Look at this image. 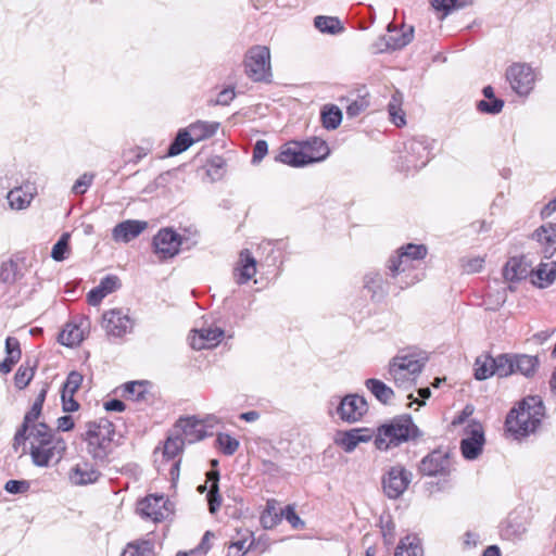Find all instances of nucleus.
Instances as JSON below:
<instances>
[{
	"label": "nucleus",
	"instance_id": "11",
	"mask_svg": "<svg viewBox=\"0 0 556 556\" xmlns=\"http://www.w3.org/2000/svg\"><path fill=\"white\" fill-rule=\"evenodd\" d=\"M101 325L109 337L123 338L132 332L135 320L129 316L128 311L112 308L103 313Z\"/></svg>",
	"mask_w": 556,
	"mask_h": 556
},
{
	"label": "nucleus",
	"instance_id": "22",
	"mask_svg": "<svg viewBox=\"0 0 556 556\" xmlns=\"http://www.w3.org/2000/svg\"><path fill=\"white\" fill-rule=\"evenodd\" d=\"M148 223L143 220L127 219L117 224L112 230V237L116 242L127 243L138 236H140L146 228Z\"/></svg>",
	"mask_w": 556,
	"mask_h": 556
},
{
	"label": "nucleus",
	"instance_id": "59",
	"mask_svg": "<svg viewBox=\"0 0 556 556\" xmlns=\"http://www.w3.org/2000/svg\"><path fill=\"white\" fill-rule=\"evenodd\" d=\"M457 0H432V7L437 11H442L443 16L447 15L454 8H456Z\"/></svg>",
	"mask_w": 556,
	"mask_h": 556
},
{
	"label": "nucleus",
	"instance_id": "54",
	"mask_svg": "<svg viewBox=\"0 0 556 556\" xmlns=\"http://www.w3.org/2000/svg\"><path fill=\"white\" fill-rule=\"evenodd\" d=\"M92 180H93V175L84 174L74 184L73 189H72L73 192L75 194H84L87 191V189L91 186Z\"/></svg>",
	"mask_w": 556,
	"mask_h": 556
},
{
	"label": "nucleus",
	"instance_id": "63",
	"mask_svg": "<svg viewBox=\"0 0 556 556\" xmlns=\"http://www.w3.org/2000/svg\"><path fill=\"white\" fill-rule=\"evenodd\" d=\"M106 296V293H104L99 287L93 288L89 291L87 298L88 303L92 306H97L101 303V301Z\"/></svg>",
	"mask_w": 556,
	"mask_h": 556
},
{
	"label": "nucleus",
	"instance_id": "56",
	"mask_svg": "<svg viewBox=\"0 0 556 556\" xmlns=\"http://www.w3.org/2000/svg\"><path fill=\"white\" fill-rule=\"evenodd\" d=\"M29 489V483L25 480H9L4 490L11 494L24 493Z\"/></svg>",
	"mask_w": 556,
	"mask_h": 556
},
{
	"label": "nucleus",
	"instance_id": "18",
	"mask_svg": "<svg viewBox=\"0 0 556 556\" xmlns=\"http://www.w3.org/2000/svg\"><path fill=\"white\" fill-rule=\"evenodd\" d=\"M174 432L180 435L185 443H195L205 438L206 431L202 420L194 416L184 417L177 420Z\"/></svg>",
	"mask_w": 556,
	"mask_h": 556
},
{
	"label": "nucleus",
	"instance_id": "8",
	"mask_svg": "<svg viewBox=\"0 0 556 556\" xmlns=\"http://www.w3.org/2000/svg\"><path fill=\"white\" fill-rule=\"evenodd\" d=\"M244 73L255 81H269L271 78L270 51L266 46H253L243 60Z\"/></svg>",
	"mask_w": 556,
	"mask_h": 556
},
{
	"label": "nucleus",
	"instance_id": "55",
	"mask_svg": "<svg viewBox=\"0 0 556 556\" xmlns=\"http://www.w3.org/2000/svg\"><path fill=\"white\" fill-rule=\"evenodd\" d=\"M5 351L8 356L11 357V359L18 361L21 358V349H20V342L16 338L8 337L5 340Z\"/></svg>",
	"mask_w": 556,
	"mask_h": 556
},
{
	"label": "nucleus",
	"instance_id": "58",
	"mask_svg": "<svg viewBox=\"0 0 556 556\" xmlns=\"http://www.w3.org/2000/svg\"><path fill=\"white\" fill-rule=\"evenodd\" d=\"M381 522H382L381 531H382V536H383L384 543L388 545H391V544H393L394 539H395V526L391 520H387V521L382 520Z\"/></svg>",
	"mask_w": 556,
	"mask_h": 556
},
{
	"label": "nucleus",
	"instance_id": "9",
	"mask_svg": "<svg viewBox=\"0 0 556 556\" xmlns=\"http://www.w3.org/2000/svg\"><path fill=\"white\" fill-rule=\"evenodd\" d=\"M506 79L518 96L527 97L534 88L536 74L528 64L515 63L507 68Z\"/></svg>",
	"mask_w": 556,
	"mask_h": 556
},
{
	"label": "nucleus",
	"instance_id": "16",
	"mask_svg": "<svg viewBox=\"0 0 556 556\" xmlns=\"http://www.w3.org/2000/svg\"><path fill=\"white\" fill-rule=\"evenodd\" d=\"M484 444L483 428L479 422H471L465 429V438L460 442V450L466 459H475L482 452Z\"/></svg>",
	"mask_w": 556,
	"mask_h": 556
},
{
	"label": "nucleus",
	"instance_id": "49",
	"mask_svg": "<svg viewBox=\"0 0 556 556\" xmlns=\"http://www.w3.org/2000/svg\"><path fill=\"white\" fill-rule=\"evenodd\" d=\"M34 377V368L30 367V366H24L22 365L15 376H14V382H15V386L18 388V389H24L26 388L29 382L31 381Z\"/></svg>",
	"mask_w": 556,
	"mask_h": 556
},
{
	"label": "nucleus",
	"instance_id": "51",
	"mask_svg": "<svg viewBox=\"0 0 556 556\" xmlns=\"http://www.w3.org/2000/svg\"><path fill=\"white\" fill-rule=\"evenodd\" d=\"M83 382V375L78 371H71L66 378V381L63 386V392L65 394L74 395L76 391L79 389Z\"/></svg>",
	"mask_w": 556,
	"mask_h": 556
},
{
	"label": "nucleus",
	"instance_id": "57",
	"mask_svg": "<svg viewBox=\"0 0 556 556\" xmlns=\"http://www.w3.org/2000/svg\"><path fill=\"white\" fill-rule=\"evenodd\" d=\"M367 106H368V101L365 98H361L358 100L351 102L346 106V114L350 117H355L358 114H361L362 112H364L367 109Z\"/></svg>",
	"mask_w": 556,
	"mask_h": 556
},
{
	"label": "nucleus",
	"instance_id": "47",
	"mask_svg": "<svg viewBox=\"0 0 556 556\" xmlns=\"http://www.w3.org/2000/svg\"><path fill=\"white\" fill-rule=\"evenodd\" d=\"M70 233L65 232L61 236L58 242L53 245L51 251V257L54 261L61 262L66 258L68 253Z\"/></svg>",
	"mask_w": 556,
	"mask_h": 556
},
{
	"label": "nucleus",
	"instance_id": "62",
	"mask_svg": "<svg viewBox=\"0 0 556 556\" xmlns=\"http://www.w3.org/2000/svg\"><path fill=\"white\" fill-rule=\"evenodd\" d=\"M268 146L265 140H257L253 150V162H260L267 153Z\"/></svg>",
	"mask_w": 556,
	"mask_h": 556
},
{
	"label": "nucleus",
	"instance_id": "27",
	"mask_svg": "<svg viewBox=\"0 0 556 556\" xmlns=\"http://www.w3.org/2000/svg\"><path fill=\"white\" fill-rule=\"evenodd\" d=\"M256 274V262L249 250L240 253L239 264L235 269V278L237 283L243 285L248 282Z\"/></svg>",
	"mask_w": 556,
	"mask_h": 556
},
{
	"label": "nucleus",
	"instance_id": "48",
	"mask_svg": "<svg viewBox=\"0 0 556 556\" xmlns=\"http://www.w3.org/2000/svg\"><path fill=\"white\" fill-rule=\"evenodd\" d=\"M217 442L220 451L225 455H232L239 447V442L227 433H220L217 437Z\"/></svg>",
	"mask_w": 556,
	"mask_h": 556
},
{
	"label": "nucleus",
	"instance_id": "4",
	"mask_svg": "<svg viewBox=\"0 0 556 556\" xmlns=\"http://www.w3.org/2000/svg\"><path fill=\"white\" fill-rule=\"evenodd\" d=\"M420 435L418 427L409 415H401L377 428L375 446L379 451H388Z\"/></svg>",
	"mask_w": 556,
	"mask_h": 556
},
{
	"label": "nucleus",
	"instance_id": "35",
	"mask_svg": "<svg viewBox=\"0 0 556 556\" xmlns=\"http://www.w3.org/2000/svg\"><path fill=\"white\" fill-rule=\"evenodd\" d=\"M402 104H403V96L401 92L395 91L392 94L391 100L388 104V112H389L391 122L397 127L404 126L406 124L405 113L402 110Z\"/></svg>",
	"mask_w": 556,
	"mask_h": 556
},
{
	"label": "nucleus",
	"instance_id": "10",
	"mask_svg": "<svg viewBox=\"0 0 556 556\" xmlns=\"http://www.w3.org/2000/svg\"><path fill=\"white\" fill-rule=\"evenodd\" d=\"M430 148L426 139L413 138L404 143V154L402 155V169L409 172L419 169L429 162Z\"/></svg>",
	"mask_w": 556,
	"mask_h": 556
},
{
	"label": "nucleus",
	"instance_id": "31",
	"mask_svg": "<svg viewBox=\"0 0 556 556\" xmlns=\"http://www.w3.org/2000/svg\"><path fill=\"white\" fill-rule=\"evenodd\" d=\"M34 190L31 185L12 189L7 195L10 207L13 210L26 208L34 199Z\"/></svg>",
	"mask_w": 556,
	"mask_h": 556
},
{
	"label": "nucleus",
	"instance_id": "20",
	"mask_svg": "<svg viewBox=\"0 0 556 556\" xmlns=\"http://www.w3.org/2000/svg\"><path fill=\"white\" fill-rule=\"evenodd\" d=\"M68 481L73 485H87L96 483L101 472L98 467L87 459H80L68 471Z\"/></svg>",
	"mask_w": 556,
	"mask_h": 556
},
{
	"label": "nucleus",
	"instance_id": "19",
	"mask_svg": "<svg viewBox=\"0 0 556 556\" xmlns=\"http://www.w3.org/2000/svg\"><path fill=\"white\" fill-rule=\"evenodd\" d=\"M451 462L447 452L435 450L425 456L419 465V470L425 476H443L450 471Z\"/></svg>",
	"mask_w": 556,
	"mask_h": 556
},
{
	"label": "nucleus",
	"instance_id": "14",
	"mask_svg": "<svg viewBox=\"0 0 556 556\" xmlns=\"http://www.w3.org/2000/svg\"><path fill=\"white\" fill-rule=\"evenodd\" d=\"M532 262L526 255H515L509 257L503 266L502 275L509 285L518 283L531 276ZM513 290V287L509 286Z\"/></svg>",
	"mask_w": 556,
	"mask_h": 556
},
{
	"label": "nucleus",
	"instance_id": "32",
	"mask_svg": "<svg viewBox=\"0 0 556 556\" xmlns=\"http://www.w3.org/2000/svg\"><path fill=\"white\" fill-rule=\"evenodd\" d=\"M514 375L520 374L525 377H531L539 367V359L535 356L527 354H513Z\"/></svg>",
	"mask_w": 556,
	"mask_h": 556
},
{
	"label": "nucleus",
	"instance_id": "12",
	"mask_svg": "<svg viewBox=\"0 0 556 556\" xmlns=\"http://www.w3.org/2000/svg\"><path fill=\"white\" fill-rule=\"evenodd\" d=\"M413 475L402 465L391 467L382 478V486L389 498L400 497L412 482Z\"/></svg>",
	"mask_w": 556,
	"mask_h": 556
},
{
	"label": "nucleus",
	"instance_id": "29",
	"mask_svg": "<svg viewBox=\"0 0 556 556\" xmlns=\"http://www.w3.org/2000/svg\"><path fill=\"white\" fill-rule=\"evenodd\" d=\"M413 39V28L395 34H389L380 39V42L376 45V50L382 52L391 49L396 50L407 46Z\"/></svg>",
	"mask_w": 556,
	"mask_h": 556
},
{
	"label": "nucleus",
	"instance_id": "26",
	"mask_svg": "<svg viewBox=\"0 0 556 556\" xmlns=\"http://www.w3.org/2000/svg\"><path fill=\"white\" fill-rule=\"evenodd\" d=\"M530 279L532 285L539 288L551 286L556 279V262H542L536 268L532 267Z\"/></svg>",
	"mask_w": 556,
	"mask_h": 556
},
{
	"label": "nucleus",
	"instance_id": "6",
	"mask_svg": "<svg viewBox=\"0 0 556 556\" xmlns=\"http://www.w3.org/2000/svg\"><path fill=\"white\" fill-rule=\"evenodd\" d=\"M219 128L217 122L197 121L188 127L180 129L169 146L168 155L174 156L186 151L194 142L213 137Z\"/></svg>",
	"mask_w": 556,
	"mask_h": 556
},
{
	"label": "nucleus",
	"instance_id": "17",
	"mask_svg": "<svg viewBox=\"0 0 556 556\" xmlns=\"http://www.w3.org/2000/svg\"><path fill=\"white\" fill-rule=\"evenodd\" d=\"M180 244V236L168 228L161 229L153 239L154 251L162 260L175 256L179 252Z\"/></svg>",
	"mask_w": 556,
	"mask_h": 556
},
{
	"label": "nucleus",
	"instance_id": "61",
	"mask_svg": "<svg viewBox=\"0 0 556 556\" xmlns=\"http://www.w3.org/2000/svg\"><path fill=\"white\" fill-rule=\"evenodd\" d=\"M235 96L236 93L233 88H225L218 93L214 104L228 105L233 100Z\"/></svg>",
	"mask_w": 556,
	"mask_h": 556
},
{
	"label": "nucleus",
	"instance_id": "34",
	"mask_svg": "<svg viewBox=\"0 0 556 556\" xmlns=\"http://www.w3.org/2000/svg\"><path fill=\"white\" fill-rule=\"evenodd\" d=\"M365 386L371 394L383 404L390 403L394 396L393 390L381 380L374 378L367 379Z\"/></svg>",
	"mask_w": 556,
	"mask_h": 556
},
{
	"label": "nucleus",
	"instance_id": "64",
	"mask_svg": "<svg viewBox=\"0 0 556 556\" xmlns=\"http://www.w3.org/2000/svg\"><path fill=\"white\" fill-rule=\"evenodd\" d=\"M382 281L381 276L378 273H370L365 276V287L369 290H372L375 292L376 288L380 287V283Z\"/></svg>",
	"mask_w": 556,
	"mask_h": 556
},
{
	"label": "nucleus",
	"instance_id": "23",
	"mask_svg": "<svg viewBox=\"0 0 556 556\" xmlns=\"http://www.w3.org/2000/svg\"><path fill=\"white\" fill-rule=\"evenodd\" d=\"M372 439V433L366 428H354L349 431L338 433L336 443L346 453L353 452L362 442H368Z\"/></svg>",
	"mask_w": 556,
	"mask_h": 556
},
{
	"label": "nucleus",
	"instance_id": "36",
	"mask_svg": "<svg viewBox=\"0 0 556 556\" xmlns=\"http://www.w3.org/2000/svg\"><path fill=\"white\" fill-rule=\"evenodd\" d=\"M84 340V331L76 324L68 323L59 334V342L65 346L78 345Z\"/></svg>",
	"mask_w": 556,
	"mask_h": 556
},
{
	"label": "nucleus",
	"instance_id": "46",
	"mask_svg": "<svg viewBox=\"0 0 556 556\" xmlns=\"http://www.w3.org/2000/svg\"><path fill=\"white\" fill-rule=\"evenodd\" d=\"M321 121L327 129H336L342 121V113L337 106H331L323 111Z\"/></svg>",
	"mask_w": 556,
	"mask_h": 556
},
{
	"label": "nucleus",
	"instance_id": "45",
	"mask_svg": "<svg viewBox=\"0 0 556 556\" xmlns=\"http://www.w3.org/2000/svg\"><path fill=\"white\" fill-rule=\"evenodd\" d=\"M251 533L249 531L245 532L241 539L232 542L228 546L227 556H243L250 548L252 541Z\"/></svg>",
	"mask_w": 556,
	"mask_h": 556
},
{
	"label": "nucleus",
	"instance_id": "39",
	"mask_svg": "<svg viewBox=\"0 0 556 556\" xmlns=\"http://www.w3.org/2000/svg\"><path fill=\"white\" fill-rule=\"evenodd\" d=\"M533 236L541 244L554 248L556 245V220L542 225Z\"/></svg>",
	"mask_w": 556,
	"mask_h": 556
},
{
	"label": "nucleus",
	"instance_id": "5",
	"mask_svg": "<svg viewBox=\"0 0 556 556\" xmlns=\"http://www.w3.org/2000/svg\"><path fill=\"white\" fill-rule=\"evenodd\" d=\"M544 416V406L540 397L529 396L506 417V427L516 435H528L535 431Z\"/></svg>",
	"mask_w": 556,
	"mask_h": 556
},
{
	"label": "nucleus",
	"instance_id": "30",
	"mask_svg": "<svg viewBox=\"0 0 556 556\" xmlns=\"http://www.w3.org/2000/svg\"><path fill=\"white\" fill-rule=\"evenodd\" d=\"M42 406L39 403H34L30 410L26 413L24 417V421L21 428L16 431L14 435V444L13 446L16 448L20 444H25L26 434L30 431L31 426L37 425V420L41 414Z\"/></svg>",
	"mask_w": 556,
	"mask_h": 556
},
{
	"label": "nucleus",
	"instance_id": "13",
	"mask_svg": "<svg viewBox=\"0 0 556 556\" xmlns=\"http://www.w3.org/2000/svg\"><path fill=\"white\" fill-rule=\"evenodd\" d=\"M368 410L366 400L358 394H348L341 399L336 413L339 418L349 424L359 421Z\"/></svg>",
	"mask_w": 556,
	"mask_h": 556
},
{
	"label": "nucleus",
	"instance_id": "15",
	"mask_svg": "<svg viewBox=\"0 0 556 556\" xmlns=\"http://www.w3.org/2000/svg\"><path fill=\"white\" fill-rule=\"evenodd\" d=\"M138 513L153 521L167 518L172 511L170 504L164 495H149L141 500L137 506Z\"/></svg>",
	"mask_w": 556,
	"mask_h": 556
},
{
	"label": "nucleus",
	"instance_id": "7",
	"mask_svg": "<svg viewBox=\"0 0 556 556\" xmlns=\"http://www.w3.org/2000/svg\"><path fill=\"white\" fill-rule=\"evenodd\" d=\"M425 363L415 355H397L389 364V379L397 388L408 390L417 380Z\"/></svg>",
	"mask_w": 556,
	"mask_h": 556
},
{
	"label": "nucleus",
	"instance_id": "38",
	"mask_svg": "<svg viewBox=\"0 0 556 556\" xmlns=\"http://www.w3.org/2000/svg\"><path fill=\"white\" fill-rule=\"evenodd\" d=\"M207 481L211 483L210 490L207 493V501H208V507L210 511L214 514L222 504V498L218 494V478L219 475L217 471H210L207 472Z\"/></svg>",
	"mask_w": 556,
	"mask_h": 556
},
{
	"label": "nucleus",
	"instance_id": "40",
	"mask_svg": "<svg viewBox=\"0 0 556 556\" xmlns=\"http://www.w3.org/2000/svg\"><path fill=\"white\" fill-rule=\"evenodd\" d=\"M147 392V381H130L123 386V395L132 401L143 400Z\"/></svg>",
	"mask_w": 556,
	"mask_h": 556
},
{
	"label": "nucleus",
	"instance_id": "25",
	"mask_svg": "<svg viewBox=\"0 0 556 556\" xmlns=\"http://www.w3.org/2000/svg\"><path fill=\"white\" fill-rule=\"evenodd\" d=\"M182 438L177 433H173L167 438L162 450V457L166 460H173L170 465V475L174 478L178 476V468L180 460H175V457L182 451L184 445Z\"/></svg>",
	"mask_w": 556,
	"mask_h": 556
},
{
	"label": "nucleus",
	"instance_id": "43",
	"mask_svg": "<svg viewBox=\"0 0 556 556\" xmlns=\"http://www.w3.org/2000/svg\"><path fill=\"white\" fill-rule=\"evenodd\" d=\"M22 278L18 264L13 260H9L1 264L0 280L5 283H14Z\"/></svg>",
	"mask_w": 556,
	"mask_h": 556
},
{
	"label": "nucleus",
	"instance_id": "3",
	"mask_svg": "<svg viewBox=\"0 0 556 556\" xmlns=\"http://www.w3.org/2000/svg\"><path fill=\"white\" fill-rule=\"evenodd\" d=\"M85 427L83 440L87 443V452L96 460H106L118 444L113 422L106 418H100L88 421Z\"/></svg>",
	"mask_w": 556,
	"mask_h": 556
},
{
	"label": "nucleus",
	"instance_id": "41",
	"mask_svg": "<svg viewBox=\"0 0 556 556\" xmlns=\"http://www.w3.org/2000/svg\"><path fill=\"white\" fill-rule=\"evenodd\" d=\"M314 25L319 31L332 35L338 34L343 29L340 20L333 16H316Z\"/></svg>",
	"mask_w": 556,
	"mask_h": 556
},
{
	"label": "nucleus",
	"instance_id": "42",
	"mask_svg": "<svg viewBox=\"0 0 556 556\" xmlns=\"http://www.w3.org/2000/svg\"><path fill=\"white\" fill-rule=\"evenodd\" d=\"M514 375L513 354H500L494 357V376L508 377Z\"/></svg>",
	"mask_w": 556,
	"mask_h": 556
},
{
	"label": "nucleus",
	"instance_id": "44",
	"mask_svg": "<svg viewBox=\"0 0 556 556\" xmlns=\"http://www.w3.org/2000/svg\"><path fill=\"white\" fill-rule=\"evenodd\" d=\"M123 556H154L153 544L149 541L130 543Z\"/></svg>",
	"mask_w": 556,
	"mask_h": 556
},
{
	"label": "nucleus",
	"instance_id": "37",
	"mask_svg": "<svg viewBox=\"0 0 556 556\" xmlns=\"http://www.w3.org/2000/svg\"><path fill=\"white\" fill-rule=\"evenodd\" d=\"M494 376V357L480 355L475 362V377L478 380H485Z\"/></svg>",
	"mask_w": 556,
	"mask_h": 556
},
{
	"label": "nucleus",
	"instance_id": "1",
	"mask_svg": "<svg viewBox=\"0 0 556 556\" xmlns=\"http://www.w3.org/2000/svg\"><path fill=\"white\" fill-rule=\"evenodd\" d=\"M427 252L424 244L408 243L401 247L387 263L392 283L403 290L419 282L424 278L421 264Z\"/></svg>",
	"mask_w": 556,
	"mask_h": 556
},
{
	"label": "nucleus",
	"instance_id": "60",
	"mask_svg": "<svg viewBox=\"0 0 556 556\" xmlns=\"http://www.w3.org/2000/svg\"><path fill=\"white\" fill-rule=\"evenodd\" d=\"M483 265L484 257L476 256L466 261V263L464 264V269L467 273H478L483 268Z\"/></svg>",
	"mask_w": 556,
	"mask_h": 556
},
{
	"label": "nucleus",
	"instance_id": "24",
	"mask_svg": "<svg viewBox=\"0 0 556 556\" xmlns=\"http://www.w3.org/2000/svg\"><path fill=\"white\" fill-rule=\"evenodd\" d=\"M277 160L293 167H301L308 164L301 142H290L282 147Z\"/></svg>",
	"mask_w": 556,
	"mask_h": 556
},
{
	"label": "nucleus",
	"instance_id": "33",
	"mask_svg": "<svg viewBox=\"0 0 556 556\" xmlns=\"http://www.w3.org/2000/svg\"><path fill=\"white\" fill-rule=\"evenodd\" d=\"M394 556H424L419 538L414 534H408L401 539Z\"/></svg>",
	"mask_w": 556,
	"mask_h": 556
},
{
	"label": "nucleus",
	"instance_id": "21",
	"mask_svg": "<svg viewBox=\"0 0 556 556\" xmlns=\"http://www.w3.org/2000/svg\"><path fill=\"white\" fill-rule=\"evenodd\" d=\"M223 337V329L218 327H207L193 330L189 337V341L193 350L212 349L222 341Z\"/></svg>",
	"mask_w": 556,
	"mask_h": 556
},
{
	"label": "nucleus",
	"instance_id": "53",
	"mask_svg": "<svg viewBox=\"0 0 556 556\" xmlns=\"http://www.w3.org/2000/svg\"><path fill=\"white\" fill-rule=\"evenodd\" d=\"M98 287L104 293H106V295H109L110 293L116 291L121 287V281H119L118 277H116L114 275H109L100 281Z\"/></svg>",
	"mask_w": 556,
	"mask_h": 556
},
{
	"label": "nucleus",
	"instance_id": "28",
	"mask_svg": "<svg viewBox=\"0 0 556 556\" xmlns=\"http://www.w3.org/2000/svg\"><path fill=\"white\" fill-rule=\"evenodd\" d=\"M301 144L308 164L324 161L330 153L327 142L317 137L303 141Z\"/></svg>",
	"mask_w": 556,
	"mask_h": 556
},
{
	"label": "nucleus",
	"instance_id": "52",
	"mask_svg": "<svg viewBox=\"0 0 556 556\" xmlns=\"http://www.w3.org/2000/svg\"><path fill=\"white\" fill-rule=\"evenodd\" d=\"M504 102L500 99L481 100L478 102V110L483 113L497 114L502 111Z\"/></svg>",
	"mask_w": 556,
	"mask_h": 556
},
{
	"label": "nucleus",
	"instance_id": "50",
	"mask_svg": "<svg viewBox=\"0 0 556 556\" xmlns=\"http://www.w3.org/2000/svg\"><path fill=\"white\" fill-rule=\"evenodd\" d=\"M225 162L222 157H212L206 163V174L212 180H217L223 176Z\"/></svg>",
	"mask_w": 556,
	"mask_h": 556
},
{
	"label": "nucleus",
	"instance_id": "2",
	"mask_svg": "<svg viewBox=\"0 0 556 556\" xmlns=\"http://www.w3.org/2000/svg\"><path fill=\"white\" fill-rule=\"evenodd\" d=\"M26 441L29 442L31 460L38 467H48L52 462H60L66 451L65 440L46 424L31 426Z\"/></svg>",
	"mask_w": 556,
	"mask_h": 556
}]
</instances>
